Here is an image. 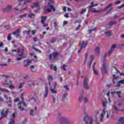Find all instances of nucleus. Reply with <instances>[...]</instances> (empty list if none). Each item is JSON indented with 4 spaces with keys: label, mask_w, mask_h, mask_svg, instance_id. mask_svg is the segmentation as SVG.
Wrapping results in <instances>:
<instances>
[{
    "label": "nucleus",
    "mask_w": 124,
    "mask_h": 124,
    "mask_svg": "<svg viewBox=\"0 0 124 124\" xmlns=\"http://www.w3.org/2000/svg\"><path fill=\"white\" fill-rule=\"evenodd\" d=\"M46 19H47V16H42L41 23H43V22H45V21H46Z\"/></svg>",
    "instance_id": "obj_21"
},
{
    "label": "nucleus",
    "mask_w": 124,
    "mask_h": 124,
    "mask_svg": "<svg viewBox=\"0 0 124 124\" xmlns=\"http://www.w3.org/2000/svg\"><path fill=\"white\" fill-rule=\"evenodd\" d=\"M34 14H32L31 12L30 14L29 15V17L31 18H34Z\"/></svg>",
    "instance_id": "obj_28"
},
{
    "label": "nucleus",
    "mask_w": 124,
    "mask_h": 124,
    "mask_svg": "<svg viewBox=\"0 0 124 124\" xmlns=\"http://www.w3.org/2000/svg\"><path fill=\"white\" fill-rule=\"evenodd\" d=\"M115 93L118 95L119 98H121L122 96L121 95L122 94V93L120 91H117L115 92Z\"/></svg>",
    "instance_id": "obj_19"
},
{
    "label": "nucleus",
    "mask_w": 124,
    "mask_h": 124,
    "mask_svg": "<svg viewBox=\"0 0 124 124\" xmlns=\"http://www.w3.org/2000/svg\"><path fill=\"white\" fill-rule=\"evenodd\" d=\"M64 17H65V18H69V16L68 15V13H66L65 15H64Z\"/></svg>",
    "instance_id": "obj_58"
},
{
    "label": "nucleus",
    "mask_w": 124,
    "mask_h": 124,
    "mask_svg": "<svg viewBox=\"0 0 124 124\" xmlns=\"http://www.w3.org/2000/svg\"><path fill=\"white\" fill-rule=\"evenodd\" d=\"M45 12L46 13H50V12H52V10L50 9H47V11H45Z\"/></svg>",
    "instance_id": "obj_50"
},
{
    "label": "nucleus",
    "mask_w": 124,
    "mask_h": 124,
    "mask_svg": "<svg viewBox=\"0 0 124 124\" xmlns=\"http://www.w3.org/2000/svg\"><path fill=\"white\" fill-rule=\"evenodd\" d=\"M94 53L96 55H98L100 53V48L98 46L96 47L94 49Z\"/></svg>",
    "instance_id": "obj_12"
},
{
    "label": "nucleus",
    "mask_w": 124,
    "mask_h": 124,
    "mask_svg": "<svg viewBox=\"0 0 124 124\" xmlns=\"http://www.w3.org/2000/svg\"><path fill=\"white\" fill-rule=\"evenodd\" d=\"M93 71L94 75L98 76V71H97V70H96V69H95V67H94V66H93Z\"/></svg>",
    "instance_id": "obj_15"
},
{
    "label": "nucleus",
    "mask_w": 124,
    "mask_h": 124,
    "mask_svg": "<svg viewBox=\"0 0 124 124\" xmlns=\"http://www.w3.org/2000/svg\"><path fill=\"white\" fill-rule=\"evenodd\" d=\"M87 102H89V99L87 98H85V103H87Z\"/></svg>",
    "instance_id": "obj_61"
},
{
    "label": "nucleus",
    "mask_w": 124,
    "mask_h": 124,
    "mask_svg": "<svg viewBox=\"0 0 124 124\" xmlns=\"http://www.w3.org/2000/svg\"><path fill=\"white\" fill-rule=\"evenodd\" d=\"M34 112V110L33 109H31L30 110V115L31 116H33V112Z\"/></svg>",
    "instance_id": "obj_42"
},
{
    "label": "nucleus",
    "mask_w": 124,
    "mask_h": 124,
    "mask_svg": "<svg viewBox=\"0 0 124 124\" xmlns=\"http://www.w3.org/2000/svg\"><path fill=\"white\" fill-rule=\"evenodd\" d=\"M9 113V108H4L1 112V117L0 118V121L1 120V118H3L4 117H6L7 116V114Z\"/></svg>",
    "instance_id": "obj_4"
},
{
    "label": "nucleus",
    "mask_w": 124,
    "mask_h": 124,
    "mask_svg": "<svg viewBox=\"0 0 124 124\" xmlns=\"http://www.w3.org/2000/svg\"><path fill=\"white\" fill-rule=\"evenodd\" d=\"M50 92H51L52 93H57V91H56L55 89L52 88V87L50 88Z\"/></svg>",
    "instance_id": "obj_37"
},
{
    "label": "nucleus",
    "mask_w": 124,
    "mask_h": 124,
    "mask_svg": "<svg viewBox=\"0 0 124 124\" xmlns=\"http://www.w3.org/2000/svg\"><path fill=\"white\" fill-rule=\"evenodd\" d=\"M12 39V38H11V33H9L8 35V41H11Z\"/></svg>",
    "instance_id": "obj_33"
},
{
    "label": "nucleus",
    "mask_w": 124,
    "mask_h": 124,
    "mask_svg": "<svg viewBox=\"0 0 124 124\" xmlns=\"http://www.w3.org/2000/svg\"><path fill=\"white\" fill-rule=\"evenodd\" d=\"M66 66H65V64H63V66H62V69H63V70H64L65 71L66 70Z\"/></svg>",
    "instance_id": "obj_49"
},
{
    "label": "nucleus",
    "mask_w": 124,
    "mask_h": 124,
    "mask_svg": "<svg viewBox=\"0 0 124 124\" xmlns=\"http://www.w3.org/2000/svg\"><path fill=\"white\" fill-rule=\"evenodd\" d=\"M0 92H2L3 93H8V90H6L2 88H0Z\"/></svg>",
    "instance_id": "obj_24"
},
{
    "label": "nucleus",
    "mask_w": 124,
    "mask_h": 124,
    "mask_svg": "<svg viewBox=\"0 0 124 124\" xmlns=\"http://www.w3.org/2000/svg\"><path fill=\"white\" fill-rule=\"evenodd\" d=\"M114 22H110L109 23H108V26H113V25H114Z\"/></svg>",
    "instance_id": "obj_57"
},
{
    "label": "nucleus",
    "mask_w": 124,
    "mask_h": 124,
    "mask_svg": "<svg viewBox=\"0 0 124 124\" xmlns=\"http://www.w3.org/2000/svg\"><path fill=\"white\" fill-rule=\"evenodd\" d=\"M48 5H49V7H50L51 9H53V11H56V9L55 8V7L53 5L50 6V3H48Z\"/></svg>",
    "instance_id": "obj_39"
},
{
    "label": "nucleus",
    "mask_w": 124,
    "mask_h": 124,
    "mask_svg": "<svg viewBox=\"0 0 124 124\" xmlns=\"http://www.w3.org/2000/svg\"><path fill=\"white\" fill-rule=\"evenodd\" d=\"M4 28L6 30H10V29H11V27L9 25L5 26Z\"/></svg>",
    "instance_id": "obj_41"
},
{
    "label": "nucleus",
    "mask_w": 124,
    "mask_h": 124,
    "mask_svg": "<svg viewBox=\"0 0 124 124\" xmlns=\"http://www.w3.org/2000/svg\"><path fill=\"white\" fill-rule=\"evenodd\" d=\"M114 3L115 4H119V3H121V1H116L114 2Z\"/></svg>",
    "instance_id": "obj_59"
},
{
    "label": "nucleus",
    "mask_w": 124,
    "mask_h": 124,
    "mask_svg": "<svg viewBox=\"0 0 124 124\" xmlns=\"http://www.w3.org/2000/svg\"><path fill=\"white\" fill-rule=\"evenodd\" d=\"M53 58H57L59 56V52H55L52 53Z\"/></svg>",
    "instance_id": "obj_17"
},
{
    "label": "nucleus",
    "mask_w": 124,
    "mask_h": 124,
    "mask_svg": "<svg viewBox=\"0 0 124 124\" xmlns=\"http://www.w3.org/2000/svg\"><path fill=\"white\" fill-rule=\"evenodd\" d=\"M105 34L106 36H111L112 35V34H111V32H110V31L105 32Z\"/></svg>",
    "instance_id": "obj_23"
},
{
    "label": "nucleus",
    "mask_w": 124,
    "mask_h": 124,
    "mask_svg": "<svg viewBox=\"0 0 124 124\" xmlns=\"http://www.w3.org/2000/svg\"><path fill=\"white\" fill-rule=\"evenodd\" d=\"M32 48L35 50V51H39V52H40V50H39V49H37L36 47H34V46H32Z\"/></svg>",
    "instance_id": "obj_52"
},
{
    "label": "nucleus",
    "mask_w": 124,
    "mask_h": 124,
    "mask_svg": "<svg viewBox=\"0 0 124 124\" xmlns=\"http://www.w3.org/2000/svg\"><path fill=\"white\" fill-rule=\"evenodd\" d=\"M9 89H10L11 90H13V89H15V88L14 87V86H13V85L11 84L9 87Z\"/></svg>",
    "instance_id": "obj_45"
},
{
    "label": "nucleus",
    "mask_w": 124,
    "mask_h": 124,
    "mask_svg": "<svg viewBox=\"0 0 124 124\" xmlns=\"http://www.w3.org/2000/svg\"><path fill=\"white\" fill-rule=\"evenodd\" d=\"M34 6H38V3H34Z\"/></svg>",
    "instance_id": "obj_63"
},
{
    "label": "nucleus",
    "mask_w": 124,
    "mask_h": 124,
    "mask_svg": "<svg viewBox=\"0 0 124 124\" xmlns=\"http://www.w3.org/2000/svg\"><path fill=\"white\" fill-rule=\"evenodd\" d=\"M112 51L109 50L108 52L105 54V57L103 58V67L102 68V70L104 73H107V66L106 65V62H105V59L106 56L109 57V55H111Z\"/></svg>",
    "instance_id": "obj_2"
},
{
    "label": "nucleus",
    "mask_w": 124,
    "mask_h": 124,
    "mask_svg": "<svg viewBox=\"0 0 124 124\" xmlns=\"http://www.w3.org/2000/svg\"><path fill=\"white\" fill-rule=\"evenodd\" d=\"M57 25H58V24H57V22L54 21V24H53L54 27L55 28H56Z\"/></svg>",
    "instance_id": "obj_54"
},
{
    "label": "nucleus",
    "mask_w": 124,
    "mask_h": 124,
    "mask_svg": "<svg viewBox=\"0 0 124 124\" xmlns=\"http://www.w3.org/2000/svg\"><path fill=\"white\" fill-rule=\"evenodd\" d=\"M91 5H92L91 7H94V6H97L98 4H96L95 5L93 4V2H91Z\"/></svg>",
    "instance_id": "obj_47"
},
{
    "label": "nucleus",
    "mask_w": 124,
    "mask_h": 124,
    "mask_svg": "<svg viewBox=\"0 0 124 124\" xmlns=\"http://www.w3.org/2000/svg\"><path fill=\"white\" fill-rule=\"evenodd\" d=\"M27 17V14H24L23 15H20L19 16L20 19H24Z\"/></svg>",
    "instance_id": "obj_22"
},
{
    "label": "nucleus",
    "mask_w": 124,
    "mask_h": 124,
    "mask_svg": "<svg viewBox=\"0 0 124 124\" xmlns=\"http://www.w3.org/2000/svg\"><path fill=\"white\" fill-rule=\"evenodd\" d=\"M21 32V30L20 29H17L16 31H15L14 32H13L12 34L14 35H16L17 33H20Z\"/></svg>",
    "instance_id": "obj_13"
},
{
    "label": "nucleus",
    "mask_w": 124,
    "mask_h": 124,
    "mask_svg": "<svg viewBox=\"0 0 124 124\" xmlns=\"http://www.w3.org/2000/svg\"><path fill=\"white\" fill-rule=\"evenodd\" d=\"M53 89H56V87H57V83L56 82H54L53 83Z\"/></svg>",
    "instance_id": "obj_51"
},
{
    "label": "nucleus",
    "mask_w": 124,
    "mask_h": 124,
    "mask_svg": "<svg viewBox=\"0 0 124 124\" xmlns=\"http://www.w3.org/2000/svg\"><path fill=\"white\" fill-rule=\"evenodd\" d=\"M48 80H49V81H52L53 80V77H52V76H49L48 77Z\"/></svg>",
    "instance_id": "obj_44"
},
{
    "label": "nucleus",
    "mask_w": 124,
    "mask_h": 124,
    "mask_svg": "<svg viewBox=\"0 0 124 124\" xmlns=\"http://www.w3.org/2000/svg\"><path fill=\"white\" fill-rule=\"evenodd\" d=\"M87 81L88 78H85L83 82V87L85 89V90H89V89H91V86L88 85Z\"/></svg>",
    "instance_id": "obj_6"
},
{
    "label": "nucleus",
    "mask_w": 124,
    "mask_h": 124,
    "mask_svg": "<svg viewBox=\"0 0 124 124\" xmlns=\"http://www.w3.org/2000/svg\"><path fill=\"white\" fill-rule=\"evenodd\" d=\"M42 25H43V27L44 28H45V27H47L48 26V23H45V22H41Z\"/></svg>",
    "instance_id": "obj_38"
},
{
    "label": "nucleus",
    "mask_w": 124,
    "mask_h": 124,
    "mask_svg": "<svg viewBox=\"0 0 124 124\" xmlns=\"http://www.w3.org/2000/svg\"><path fill=\"white\" fill-rule=\"evenodd\" d=\"M105 116H106V118L107 120L112 118V115H110V114L108 113V111H107V110H106V108H105L103 109L102 112L101 113L99 120L100 123H102Z\"/></svg>",
    "instance_id": "obj_1"
},
{
    "label": "nucleus",
    "mask_w": 124,
    "mask_h": 124,
    "mask_svg": "<svg viewBox=\"0 0 124 124\" xmlns=\"http://www.w3.org/2000/svg\"><path fill=\"white\" fill-rule=\"evenodd\" d=\"M66 96H67V93H65L63 94V96L62 97V101H65L66 99Z\"/></svg>",
    "instance_id": "obj_18"
},
{
    "label": "nucleus",
    "mask_w": 124,
    "mask_h": 124,
    "mask_svg": "<svg viewBox=\"0 0 124 124\" xmlns=\"http://www.w3.org/2000/svg\"><path fill=\"white\" fill-rule=\"evenodd\" d=\"M121 106H122L121 103L118 104L117 102H115L112 106V109H114V110L116 111V112H118V111L119 110V108H118V106L119 107Z\"/></svg>",
    "instance_id": "obj_5"
},
{
    "label": "nucleus",
    "mask_w": 124,
    "mask_h": 124,
    "mask_svg": "<svg viewBox=\"0 0 124 124\" xmlns=\"http://www.w3.org/2000/svg\"><path fill=\"white\" fill-rule=\"evenodd\" d=\"M19 101H20V99L19 98H17L16 99L14 100L15 103L19 102Z\"/></svg>",
    "instance_id": "obj_55"
},
{
    "label": "nucleus",
    "mask_w": 124,
    "mask_h": 124,
    "mask_svg": "<svg viewBox=\"0 0 124 124\" xmlns=\"http://www.w3.org/2000/svg\"><path fill=\"white\" fill-rule=\"evenodd\" d=\"M35 66L33 65H31L30 67V69L31 70V71H32V72H35Z\"/></svg>",
    "instance_id": "obj_25"
},
{
    "label": "nucleus",
    "mask_w": 124,
    "mask_h": 124,
    "mask_svg": "<svg viewBox=\"0 0 124 124\" xmlns=\"http://www.w3.org/2000/svg\"><path fill=\"white\" fill-rule=\"evenodd\" d=\"M112 6H113L112 3L109 4L108 5V6H107V7L105 9V10H107V9H108V8H110V7H112Z\"/></svg>",
    "instance_id": "obj_32"
},
{
    "label": "nucleus",
    "mask_w": 124,
    "mask_h": 124,
    "mask_svg": "<svg viewBox=\"0 0 124 124\" xmlns=\"http://www.w3.org/2000/svg\"><path fill=\"white\" fill-rule=\"evenodd\" d=\"M20 97H21V99L22 100V102L19 103L18 104V105H21V104H22V103L24 106H27V104H25L24 102V97H23V94H21Z\"/></svg>",
    "instance_id": "obj_14"
},
{
    "label": "nucleus",
    "mask_w": 124,
    "mask_h": 124,
    "mask_svg": "<svg viewBox=\"0 0 124 124\" xmlns=\"http://www.w3.org/2000/svg\"><path fill=\"white\" fill-rule=\"evenodd\" d=\"M12 5H8L6 8L3 9V12H10L12 10Z\"/></svg>",
    "instance_id": "obj_8"
},
{
    "label": "nucleus",
    "mask_w": 124,
    "mask_h": 124,
    "mask_svg": "<svg viewBox=\"0 0 124 124\" xmlns=\"http://www.w3.org/2000/svg\"><path fill=\"white\" fill-rule=\"evenodd\" d=\"M15 123L14 122V119L13 118H11L10 119V122H9L8 124H15Z\"/></svg>",
    "instance_id": "obj_27"
},
{
    "label": "nucleus",
    "mask_w": 124,
    "mask_h": 124,
    "mask_svg": "<svg viewBox=\"0 0 124 124\" xmlns=\"http://www.w3.org/2000/svg\"><path fill=\"white\" fill-rule=\"evenodd\" d=\"M102 104H103V106H104V107H106V102H103Z\"/></svg>",
    "instance_id": "obj_62"
},
{
    "label": "nucleus",
    "mask_w": 124,
    "mask_h": 124,
    "mask_svg": "<svg viewBox=\"0 0 124 124\" xmlns=\"http://www.w3.org/2000/svg\"><path fill=\"white\" fill-rule=\"evenodd\" d=\"M23 67H28V66H30L31 64V62L30 60H26L23 61Z\"/></svg>",
    "instance_id": "obj_7"
},
{
    "label": "nucleus",
    "mask_w": 124,
    "mask_h": 124,
    "mask_svg": "<svg viewBox=\"0 0 124 124\" xmlns=\"http://www.w3.org/2000/svg\"><path fill=\"white\" fill-rule=\"evenodd\" d=\"M49 60H51L52 59V54H50L48 56Z\"/></svg>",
    "instance_id": "obj_64"
},
{
    "label": "nucleus",
    "mask_w": 124,
    "mask_h": 124,
    "mask_svg": "<svg viewBox=\"0 0 124 124\" xmlns=\"http://www.w3.org/2000/svg\"><path fill=\"white\" fill-rule=\"evenodd\" d=\"M93 55H91L90 58V61L89 62V65H91V64H92V62H93Z\"/></svg>",
    "instance_id": "obj_36"
},
{
    "label": "nucleus",
    "mask_w": 124,
    "mask_h": 124,
    "mask_svg": "<svg viewBox=\"0 0 124 124\" xmlns=\"http://www.w3.org/2000/svg\"><path fill=\"white\" fill-rule=\"evenodd\" d=\"M87 11V10L86 9H83L81 12H80L81 14H84Z\"/></svg>",
    "instance_id": "obj_48"
},
{
    "label": "nucleus",
    "mask_w": 124,
    "mask_h": 124,
    "mask_svg": "<svg viewBox=\"0 0 124 124\" xmlns=\"http://www.w3.org/2000/svg\"><path fill=\"white\" fill-rule=\"evenodd\" d=\"M116 47H117V45H116V44L112 45L110 48V50L111 51V52H113V51H114V50L115 49V48H116Z\"/></svg>",
    "instance_id": "obj_20"
},
{
    "label": "nucleus",
    "mask_w": 124,
    "mask_h": 124,
    "mask_svg": "<svg viewBox=\"0 0 124 124\" xmlns=\"http://www.w3.org/2000/svg\"><path fill=\"white\" fill-rule=\"evenodd\" d=\"M24 51H27V48L26 47H23L22 50L20 49H17V54L18 57H21L23 59H25L26 57L24 56Z\"/></svg>",
    "instance_id": "obj_3"
},
{
    "label": "nucleus",
    "mask_w": 124,
    "mask_h": 124,
    "mask_svg": "<svg viewBox=\"0 0 124 124\" xmlns=\"http://www.w3.org/2000/svg\"><path fill=\"white\" fill-rule=\"evenodd\" d=\"M56 38H52L51 39V43H55L56 42Z\"/></svg>",
    "instance_id": "obj_43"
},
{
    "label": "nucleus",
    "mask_w": 124,
    "mask_h": 124,
    "mask_svg": "<svg viewBox=\"0 0 124 124\" xmlns=\"http://www.w3.org/2000/svg\"><path fill=\"white\" fill-rule=\"evenodd\" d=\"M1 86L4 87L5 88H7L8 87V83H1Z\"/></svg>",
    "instance_id": "obj_34"
},
{
    "label": "nucleus",
    "mask_w": 124,
    "mask_h": 124,
    "mask_svg": "<svg viewBox=\"0 0 124 124\" xmlns=\"http://www.w3.org/2000/svg\"><path fill=\"white\" fill-rule=\"evenodd\" d=\"M50 68L51 69L55 70V71H57V67H54V65L53 64H51L50 65Z\"/></svg>",
    "instance_id": "obj_30"
},
{
    "label": "nucleus",
    "mask_w": 124,
    "mask_h": 124,
    "mask_svg": "<svg viewBox=\"0 0 124 124\" xmlns=\"http://www.w3.org/2000/svg\"><path fill=\"white\" fill-rule=\"evenodd\" d=\"M83 94H80L79 98H78V101L79 102H81L82 101V99H83Z\"/></svg>",
    "instance_id": "obj_29"
},
{
    "label": "nucleus",
    "mask_w": 124,
    "mask_h": 124,
    "mask_svg": "<svg viewBox=\"0 0 124 124\" xmlns=\"http://www.w3.org/2000/svg\"><path fill=\"white\" fill-rule=\"evenodd\" d=\"M96 31V28H95L93 29L89 30L88 31H89V33H91V32H92V31Z\"/></svg>",
    "instance_id": "obj_40"
},
{
    "label": "nucleus",
    "mask_w": 124,
    "mask_h": 124,
    "mask_svg": "<svg viewBox=\"0 0 124 124\" xmlns=\"http://www.w3.org/2000/svg\"><path fill=\"white\" fill-rule=\"evenodd\" d=\"M24 85H25V82H23L20 83L18 87V89H22V88H23V86H24Z\"/></svg>",
    "instance_id": "obj_31"
},
{
    "label": "nucleus",
    "mask_w": 124,
    "mask_h": 124,
    "mask_svg": "<svg viewBox=\"0 0 124 124\" xmlns=\"http://www.w3.org/2000/svg\"><path fill=\"white\" fill-rule=\"evenodd\" d=\"M92 117L89 116V115L87 114L85 117L83 118V121L85 123V124H88V122H89V120L91 119Z\"/></svg>",
    "instance_id": "obj_10"
},
{
    "label": "nucleus",
    "mask_w": 124,
    "mask_h": 124,
    "mask_svg": "<svg viewBox=\"0 0 124 124\" xmlns=\"http://www.w3.org/2000/svg\"><path fill=\"white\" fill-rule=\"evenodd\" d=\"M24 0V4H27V3H30L31 2V0H18V1L21 2L23 1Z\"/></svg>",
    "instance_id": "obj_16"
},
{
    "label": "nucleus",
    "mask_w": 124,
    "mask_h": 124,
    "mask_svg": "<svg viewBox=\"0 0 124 124\" xmlns=\"http://www.w3.org/2000/svg\"><path fill=\"white\" fill-rule=\"evenodd\" d=\"M47 96H48V90H47V89H45V93L44 94V97H47Z\"/></svg>",
    "instance_id": "obj_35"
},
{
    "label": "nucleus",
    "mask_w": 124,
    "mask_h": 124,
    "mask_svg": "<svg viewBox=\"0 0 124 124\" xmlns=\"http://www.w3.org/2000/svg\"><path fill=\"white\" fill-rule=\"evenodd\" d=\"M0 66H7V64H0Z\"/></svg>",
    "instance_id": "obj_60"
},
{
    "label": "nucleus",
    "mask_w": 124,
    "mask_h": 124,
    "mask_svg": "<svg viewBox=\"0 0 124 124\" xmlns=\"http://www.w3.org/2000/svg\"><path fill=\"white\" fill-rule=\"evenodd\" d=\"M89 11L91 12H98L96 10H95V9L93 8V7H90Z\"/></svg>",
    "instance_id": "obj_26"
},
{
    "label": "nucleus",
    "mask_w": 124,
    "mask_h": 124,
    "mask_svg": "<svg viewBox=\"0 0 124 124\" xmlns=\"http://www.w3.org/2000/svg\"><path fill=\"white\" fill-rule=\"evenodd\" d=\"M4 97L5 98H6V99H7V100H8V99H9V101L7 102V104H8V106L9 107H11V106H12V100H11V98H8V97H7L6 96V95H4Z\"/></svg>",
    "instance_id": "obj_9"
},
{
    "label": "nucleus",
    "mask_w": 124,
    "mask_h": 124,
    "mask_svg": "<svg viewBox=\"0 0 124 124\" xmlns=\"http://www.w3.org/2000/svg\"><path fill=\"white\" fill-rule=\"evenodd\" d=\"M87 45H88V44L85 43V41H83L82 45L81 46L80 49L78 50V53H80V52H81V50L84 49V48H85Z\"/></svg>",
    "instance_id": "obj_11"
},
{
    "label": "nucleus",
    "mask_w": 124,
    "mask_h": 124,
    "mask_svg": "<svg viewBox=\"0 0 124 124\" xmlns=\"http://www.w3.org/2000/svg\"><path fill=\"white\" fill-rule=\"evenodd\" d=\"M123 7H124V4L121 5L120 6H119L118 8L119 9H122V8H123Z\"/></svg>",
    "instance_id": "obj_56"
},
{
    "label": "nucleus",
    "mask_w": 124,
    "mask_h": 124,
    "mask_svg": "<svg viewBox=\"0 0 124 124\" xmlns=\"http://www.w3.org/2000/svg\"><path fill=\"white\" fill-rule=\"evenodd\" d=\"M118 83H119V84H124V79L118 81Z\"/></svg>",
    "instance_id": "obj_46"
},
{
    "label": "nucleus",
    "mask_w": 124,
    "mask_h": 124,
    "mask_svg": "<svg viewBox=\"0 0 124 124\" xmlns=\"http://www.w3.org/2000/svg\"><path fill=\"white\" fill-rule=\"evenodd\" d=\"M22 57H17V58H16V60L17 62H19V61H21V60H22Z\"/></svg>",
    "instance_id": "obj_53"
}]
</instances>
